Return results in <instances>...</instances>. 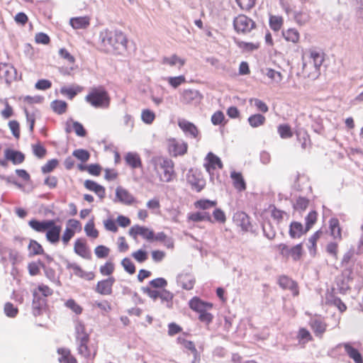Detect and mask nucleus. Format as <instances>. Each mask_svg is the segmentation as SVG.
<instances>
[{
  "label": "nucleus",
  "instance_id": "obj_1",
  "mask_svg": "<svg viewBox=\"0 0 363 363\" xmlns=\"http://www.w3.org/2000/svg\"><path fill=\"white\" fill-rule=\"evenodd\" d=\"M127 42L125 35L120 30L106 29L99 34L100 50L106 53L123 52L127 48Z\"/></svg>",
  "mask_w": 363,
  "mask_h": 363
},
{
  "label": "nucleus",
  "instance_id": "obj_2",
  "mask_svg": "<svg viewBox=\"0 0 363 363\" xmlns=\"http://www.w3.org/2000/svg\"><path fill=\"white\" fill-rule=\"evenodd\" d=\"M151 163L155 171L159 174L161 182L168 183L173 180L176 174L172 160L162 156H154L151 159Z\"/></svg>",
  "mask_w": 363,
  "mask_h": 363
},
{
  "label": "nucleus",
  "instance_id": "obj_3",
  "mask_svg": "<svg viewBox=\"0 0 363 363\" xmlns=\"http://www.w3.org/2000/svg\"><path fill=\"white\" fill-rule=\"evenodd\" d=\"M85 101L96 108H108L111 103L108 93L103 86L92 88L85 96Z\"/></svg>",
  "mask_w": 363,
  "mask_h": 363
},
{
  "label": "nucleus",
  "instance_id": "obj_4",
  "mask_svg": "<svg viewBox=\"0 0 363 363\" xmlns=\"http://www.w3.org/2000/svg\"><path fill=\"white\" fill-rule=\"evenodd\" d=\"M141 290L153 301L160 298L161 302L164 303L167 308H172L174 294L172 292L164 289L162 290L153 289L149 286H143Z\"/></svg>",
  "mask_w": 363,
  "mask_h": 363
},
{
  "label": "nucleus",
  "instance_id": "obj_5",
  "mask_svg": "<svg viewBox=\"0 0 363 363\" xmlns=\"http://www.w3.org/2000/svg\"><path fill=\"white\" fill-rule=\"evenodd\" d=\"M89 335L86 332L76 335L78 353L86 359H94L96 354L95 347H89Z\"/></svg>",
  "mask_w": 363,
  "mask_h": 363
},
{
  "label": "nucleus",
  "instance_id": "obj_6",
  "mask_svg": "<svg viewBox=\"0 0 363 363\" xmlns=\"http://www.w3.org/2000/svg\"><path fill=\"white\" fill-rule=\"evenodd\" d=\"M233 27L238 33H247L255 28V23L245 15H239L233 20Z\"/></svg>",
  "mask_w": 363,
  "mask_h": 363
},
{
  "label": "nucleus",
  "instance_id": "obj_7",
  "mask_svg": "<svg viewBox=\"0 0 363 363\" xmlns=\"http://www.w3.org/2000/svg\"><path fill=\"white\" fill-rule=\"evenodd\" d=\"M169 153L173 157L182 156L186 153L188 145L182 140L172 138L167 140Z\"/></svg>",
  "mask_w": 363,
  "mask_h": 363
},
{
  "label": "nucleus",
  "instance_id": "obj_8",
  "mask_svg": "<svg viewBox=\"0 0 363 363\" xmlns=\"http://www.w3.org/2000/svg\"><path fill=\"white\" fill-rule=\"evenodd\" d=\"M178 126L186 137H190L197 140H200V132L193 123L184 118H179Z\"/></svg>",
  "mask_w": 363,
  "mask_h": 363
},
{
  "label": "nucleus",
  "instance_id": "obj_9",
  "mask_svg": "<svg viewBox=\"0 0 363 363\" xmlns=\"http://www.w3.org/2000/svg\"><path fill=\"white\" fill-rule=\"evenodd\" d=\"M233 219V222L240 226L242 230L245 232L251 230L252 225L250 222V218L246 213L237 211L234 213Z\"/></svg>",
  "mask_w": 363,
  "mask_h": 363
},
{
  "label": "nucleus",
  "instance_id": "obj_10",
  "mask_svg": "<svg viewBox=\"0 0 363 363\" xmlns=\"http://www.w3.org/2000/svg\"><path fill=\"white\" fill-rule=\"evenodd\" d=\"M129 235L134 239H135L138 235H140L144 239L150 242L152 241V238H154V232L152 230H150L147 227L138 225H135L130 228L129 230Z\"/></svg>",
  "mask_w": 363,
  "mask_h": 363
},
{
  "label": "nucleus",
  "instance_id": "obj_11",
  "mask_svg": "<svg viewBox=\"0 0 363 363\" xmlns=\"http://www.w3.org/2000/svg\"><path fill=\"white\" fill-rule=\"evenodd\" d=\"M52 225H50L49 228L45 230V237L49 242L55 245L60 241L62 228L60 225H56L53 220H52Z\"/></svg>",
  "mask_w": 363,
  "mask_h": 363
},
{
  "label": "nucleus",
  "instance_id": "obj_12",
  "mask_svg": "<svg viewBox=\"0 0 363 363\" xmlns=\"http://www.w3.org/2000/svg\"><path fill=\"white\" fill-rule=\"evenodd\" d=\"M340 347H343L345 348L346 354L354 362V363H363L362 354L357 349L352 347L350 342L340 343L336 346L337 348Z\"/></svg>",
  "mask_w": 363,
  "mask_h": 363
},
{
  "label": "nucleus",
  "instance_id": "obj_13",
  "mask_svg": "<svg viewBox=\"0 0 363 363\" xmlns=\"http://www.w3.org/2000/svg\"><path fill=\"white\" fill-rule=\"evenodd\" d=\"M114 201H119L125 205H131L135 201V197L125 189L118 186L116 189V199Z\"/></svg>",
  "mask_w": 363,
  "mask_h": 363
},
{
  "label": "nucleus",
  "instance_id": "obj_14",
  "mask_svg": "<svg viewBox=\"0 0 363 363\" xmlns=\"http://www.w3.org/2000/svg\"><path fill=\"white\" fill-rule=\"evenodd\" d=\"M115 281L113 277L99 281L96 286L95 291L101 295H111Z\"/></svg>",
  "mask_w": 363,
  "mask_h": 363
},
{
  "label": "nucleus",
  "instance_id": "obj_15",
  "mask_svg": "<svg viewBox=\"0 0 363 363\" xmlns=\"http://www.w3.org/2000/svg\"><path fill=\"white\" fill-rule=\"evenodd\" d=\"M201 99V96L198 90L187 89H184L181 93L180 101L183 104H189L194 102H198Z\"/></svg>",
  "mask_w": 363,
  "mask_h": 363
},
{
  "label": "nucleus",
  "instance_id": "obj_16",
  "mask_svg": "<svg viewBox=\"0 0 363 363\" xmlns=\"http://www.w3.org/2000/svg\"><path fill=\"white\" fill-rule=\"evenodd\" d=\"M278 284L283 289L290 290L294 296L298 295V285L296 281L287 276L282 275L279 277Z\"/></svg>",
  "mask_w": 363,
  "mask_h": 363
},
{
  "label": "nucleus",
  "instance_id": "obj_17",
  "mask_svg": "<svg viewBox=\"0 0 363 363\" xmlns=\"http://www.w3.org/2000/svg\"><path fill=\"white\" fill-rule=\"evenodd\" d=\"M4 157L6 160L11 161L15 165L20 164L25 160V155L23 152L11 148H6L4 150Z\"/></svg>",
  "mask_w": 363,
  "mask_h": 363
},
{
  "label": "nucleus",
  "instance_id": "obj_18",
  "mask_svg": "<svg viewBox=\"0 0 363 363\" xmlns=\"http://www.w3.org/2000/svg\"><path fill=\"white\" fill-rule=\"evenodd\" d=\"M74 252L79 256L86 259L91 258V251L87 247L85 241L82 239L76 240L74 246Z\"/></svg>",
  "mask_w": 363,
  "mask_h": 363
},
{
  "label": "nucleus",
  "instance_id": "obj_19",
  "mask_svg": "<svg viewBox=\"0 0 363 363\" xmlns=\"http://www.w3.org/2000/svg\"><path fill=\"white\" fill-rule=\"evenodd\" d=\"M178 285L181 286L185 290H191L194 288L195 279L194 276L189 273H182L177 277Z\"/></svg>",
  "mask_w": 363,
  "mask_h": 363
},
{
  "label": "nucleus",
  "instance_id": "obj_20",
  "mask_svg": "<svg viewBox=\"0 0 363 363\" xmlns=\"http://www.w3.org/2000/svg\"><path fill=\"white\" fill-rule=\"evenodd\" d=\"M33 313L35 316L41 314L42 311L46 305V299L39 295L38 293L34 291L33 294Z\"/></svg>",
  "mask_w": 363,
  "mask_h": 363
},
{
  "label": "nucleus",
  "instance_id": "obj_21",
  "mask_svg": "<svg viewBox=\"0 0 363 363\" xmlns=\"http://www.w3.org/2000/svg\"><path fill=\"white\" fill-rule=\"evenodd\" d=\"M84 186L89 191H94L100 199H104L106 196L105 188L94 181L87 179L84 182Z\"/></svg>",
  "mask_w": 363,
  "mask_h": 363
},
{
  "label": "nucleus",
  "instance_id": "obj_22",
  "mask_svg": "<svg viewBox=\"0 0 363 363\" xmlns=\"http://www.w3.org/2000/svg\"><path fill=\"white\" fill-rule=\"evenodd\" d=\"M189 306L191 309L199 313V311L204 310V308H212L213 303L210 302H206L202 301L197 296L193 297L189 302Z\"/></svg>",
  "mask_w": 363,
  "mask_h": 363
},
{
  "label": "nucleus",
  "instance_id": "obj_23",
  "mask_svg": "<svg viewBox=\"0 0 363 363\" xmlns=\"http://www.w3.org/2000/svg\"><path fill=\"white\" fill-rule=\"evenodd\" d=\"M125 162L132 169L142 167V161L140 155L137 152H128L124 157Z\"/></svg>",
  "mask_w": 363,
  "mask_h": 363
},
{
  "label": "nucleus",
  "instance_id": "obj_24",
  "mask_svg": "<svg viewBox=\"0 0 363 363\" xmlns=\"http://www.w3.org/2000/svg\"><path fill=\"white\" fill-rule=\"evenodd\" d=\"M323 55L320 52H318L315 50H312L310 52L309 64L308 65L303 64V69L307 68L308 66L313 65L315 70L316 72H318L320 69V67H321V65L323 64Z\"/></svg>",
  "mask_w": 363,
  "mask_h": 363
},
{
  "label": "nucleus",
  "instance_id": "obj_25",
  "mask_svg": "<svg viewBox=\"0 0 363 363\" xmlns=\"http://www.w3.org/2000/svg\"><path fill=\"white\" fill-rule=\"evenodd\" d=\"M28 225L33 230L38 233H45L50 225L52 224V220H38L32 219L28 222Z\"/></svg>",
  "mask_w": 363,
  "mask_h": 363
},
{
  "label": "nucleus",
  "instance_id": "obj_26",
  "mask_svg": "<svg viewBox=\"0 0 363 363\" xmlns=\"http://www.w3.org/2000/svg\"><path fill=\"white\" fill-rule=\"evenodd\" d=\"M67 268L73 269L74 274L80 278H83L89 281L92 280L94 278V274L93 272L84 271L76 263H69L67 264Z\"/></svg>",
  "mask_w": 363,
  "mask_h": 363
},
{
  "label": "nucleus",
  "instance_id": "obj_27",
  "mask_svg": "<svg viewBox=\"0 0 363 363\" xmlns=\"http://www.w3.org/2000/svg\"><path fill=\"white\" fill-rule=\"evenodd\" d=\"M329 228L330 235L335 240H340L342 239V230L340 227V223L337 218H331L329 220Z\"/></svg>",
  "mask_w": 363,
  "mask_h": 363
},
{
  "label": "nucleus",
  "instance_id": "obj_28",
  "mask_svg": "<svg viewBox=\"0 0 363 363\" xmlns=\"http://www.w3.org/2000/svg\"><path fill=\"white\" fill-rule=\"evenodd\" d=\"M4 75L2 77L4 78L6 83L9 85L11 83L17 79V70L16 69L11 65H8L6 64L3 65Z\"/></svg>",
  "mask_w": 363,
  "mask_h": 363
},
{
  "label": "nucleus",
  "instance_id": "obj_29",
  "mask_svg": "<svg viewBox=\"0 0 363 363\" xmlns=\"http://www.w3.org/2000/svg\"><path fill=\"white\" fill-rule=\"evenodd\" d=\"M162 63L170 67H174L178 65V68L180 69L184 65L185 60L180 58L174 54L169 57H164Z\"/></svg>",
  "mask_w": 363,
  "mask_h": 363
},
{
  "label": "nucleus",
  "instance_id": "obj_30",
  "mask_svg": "<svg viewBox=\"0 0 363 363\" xmlns=\"http://www.w3.org/2000/svg\"><path fill=\"white\" fill-rule=\"evenodd\" d=\"M303 225L296 221L291 222L289 225V235L291 238H298L305 233Z\"/></svg>",
  "mask_w": 363,
  "mask_h": 363
},
{
  "label": "nucleus",
  "instance_id": "obj_31",
  "mask_svg": "<svg viewBox=\"0 0 363 363\" xmlns=\"http://www.w3.org/2000/svg\"><path fill=\"white\" fill-rule=\"evenodd\" d=\"M187 181L191 185L192 188L196 189L198 192L201 191L205 186L203 180L196 177L194 174H191V172L187 174Z\"/></svg>",
  "mask_w": 363,
  "mask_h": 363
},
{
  "label": "nucleus",
  "instance_id": "obj_32",
  "mask_svg": "<svg viewBox=\"0 0 363 363\" xmlns=\"http://www.w3.org/2000/svg\"><path fill=\"white\" fill-rule=\"evenodd\" d=\"M57 352L60 355V363H77V359L71 354L69 350L66 348H59Z\"/></svg>",
  "mask_w": 363,
  "mask_h": 363
},
{
  "label": "nucleus",
  "instance_id": "obj_33",
  "mask_svg": "<svg viewBox=\"0 0 363 363\" xmlns=\"http://www.w3.org/2000/svg\"><path fill=\"white\" fill-rule=\"evenodd\" d=\"M230 177L233 181L234 187L240 191H244L246 189L245 182L240 172H232Z\"/></svg>",
  "mask_w": 363,
  "mask_h": 363
},
{
  "label": "nucleus",
  "instance_id": "obj_34",
  "mask_svg": "<svg viewBox=\"0 0 363 363\" xmlns=\"http://www.w3.org/2000/svg\"><path fill=\"white\" fill-rule=\"evenodd\" d=\"M70 25L74 29L85 28L89 25V18L87 16L72 18Z\"/></svg>",
  "mask_w": 363,
  "mask_h": 363
},
{
  "label": "nucleus",
  "instance_id": "obj_35",
  "mask_svg": "<svg viewBox=\"0 0 363 363\" xmlns=\"http://www.w3.org/2000/svg\"><path fill=\"white\" fill-rule=\"evenodd\" d=\"M206 159L208 162V164L206 167L208 172H210L211 169H214L216 166L219 169L223 168V163L220 159L213 153L208 152Z\"/></svg>",
  "mask_w": 363,
  "mask_h": 363
},
{
  "label": "nucleus",
  "instance_id": "obj_36",
  "mask_svg": "<svg viewBox=\"0 0 363 363\" xmlns=\"http://www.w3.org/2000/svg\"><path fill=\"white\" fill-rule=\"evenodd\" d=\"M188 218L194 222L208 221L212 223V218L208 212H195L189 215Z\"/></svg>",
  "mask_w": 363,
  "mask_h": 363
},
{
  "label": "nucleus",
  "instance_id": "obj_37",
  "mask_svg": "<svg viewBox=\"0 0 363 363\" xmlns=\"http://www.w3.org/2000/svg\"><path fill=\"white\" fill-rule=\"evenodd\" d=\"M282 34L286 41L296 43L299 40V33L295 28H289L286 30H283Z\"/></svg>",
  "mask_w": 363,
  "mask_h": 363
},
{
  "label": "nucleus",
  "instance_id": "obj_38",
  "mask_svg": "<svg viewBox=\"0 0 363 363\" xmlns=\"http://www.w3.org/2000/svg\"><path fill=\"white\" fill-rule=\"evenodd\" d=\"M82 91V87L76 86L75 87L70 86H62L60 88V93L66 96L69 99H73L76 95Z\"/></svg>",
  "mask_w": 363,
  "mask_h": 363
},
{
  "label": "nucleus",
  "instance_id": "obj_39",
  "mask_svg": "<svg viewBox=\"0 0 363 363\" xmlns=\"http://www.w3.org/2000/svg\"><path fill=\"white\" fill-rule=\"evenodd\" d=\"M247 121L251 127L257 128L264 124L266 118L260 113H256L250 116Z\"/></svg>",
  "mask_w": 363,
  "mask_h": 363
},
{
  "label": "nucleus",
  "instance_id": "obj_40",
  "mask_svg": "<svg viewBox=\"0 0 363 363\" xmlns=\"http://www.w3.org/2000/svg\"><path fill=\"white\" fill-rule=\"evenodd\" d=\"M50 107L55 113L61 115L67 111V104L65 101L55 100L51 102Z\"/></svg>",
  "mask_w": 363,
  "mask_h": 363
},
{
  "label": "nucleus",
  "instance_id": "obj_41",
  "mask_svg": "<svg viewBox=\"0 0 363 363\" xmlns=\"http://www.w3.org/2000/svg\"><path fill=\"white\" fill-rule=\"evenodd\" d=\"M311 328L318 337H321L326 330V325L319 320H314L311 323Z\"/></svg>",
  "mask_w": 363,
  "mask_h": 363
},
{
  "label": "nucleus",
  "instance_id": "obj_42",
  "mask_svg": "<svg viewBox=\"0 0 363 363\" xmlns=\"http://www.w3.org/2000/svg\"><path fill=\"white\" fill-rule=\"evenodd\" d=\"M29 256L44 255V250L40 244L34 240H31L28 245Z\"/></svg>",
  "mask_w": 363,
  "mask_h": 363
},
{
  "label": "nucleus",
  "instance_id": "obj_43",
  "mask_svg": "<svg viewBox=\"0 0 363 363\" xmlns=\"http://www.w3.org/2000/svg\"><path fill=\"white\" fill-rule=\"evenodd\" d=\"M262 231L264 235L269 240H273L276 236V231L271 222H264L262 224Z\"/></svg>",
  "mask_w": 363,
  "mask_h": 363
},
{
  "label": "nucleus",
  "instance_id": "obj_44",
  "mask_svg": "<svg viewBox=\"0 0 363 363\" xmlns=\"http://www.w3.org/2000/svg\"><path fill=\"white\" fill-rule=\"evenodd\" d=\"M294 18L295 21L300 26L305 25L310 20V15L307 12L294 11Z\"/></svg>",
  "mask_w": 363,
  "mask_h": 363
},
{
  "label": "nucleus",
  "instance_id": "obj_45",
  "mask_svg": "<svg viewBox=\"0 0 363 363\" xmlns=\"http://www.w3.org/2000/svg\"><path fill=\"white\" fill-rule=\"evenodd\" d=\"M284 20L282 17L279 16H270L269 17V26L274 31H278L281 29L283 25Z\"/></svg>",
  "mask_w": 363,
  "mask_h": 363
},
{
  "label": "nucleus",
  "instance_id": "obj_46",
  "mask_svg": "<svg viewBox=\"0 0 363 363\" xmlns=\"http://www.w3.org/2000/svg\"><path fill=\"white\" fill-rule=\"evenodd\" d=\"M217 205L216 201H211L209 199H201L195 202L194 206L196 208L202 210L209 209L215 207Z\"/></svg>",
  "mask_w": 363,
  "mask_h": 363
},
{
  "label": "nucleus",
  "instance_id": "obj_47",
  "mask_svg": "<svg viewBox=\"0 0 363 363\" xmlns=\"http://www.w3.org/2000/svg\"><path fill=\"white\" fill-rule=\"evenodd\" d=\"M84 231L88 237L96 238L99 236V232L95 228L93 219L90 220L84 226Z\"/></svg>",
  "mask_w": 363,
  "mask_h": 363
},
{
  "label": "nucleus",
  "instance_id": "obj_48",
  "mask_svg": "<svg viewBox=\"0 0 363 363\" xmlns=\"http://www.w3.org/2000/svg\"><path fill=\"white\" fill-rule=\"evenodd\" d=\"M72 155L82 162H86L90 158V153L84 149H77L72 152Z\"/></svg>",
  "mask_w": 363,
  "mask_h": 363
},
{
  "label": "nucleus",
  "instance_id": "obj_49",
  "mask_svg": "<svg viewBox=\"0 0 363 363\" xmlns=\"http://www.w3.org/2000/svg\"><path fill=\"white\" fill-rule=\"evenodd\" d=\"M318 213L315 211H311L309 212V213L307 215V216L305 218L306 220V228H305V232L308 231L312 226L315 223L317 220Z\"/></svg>",
  "mask_w": 363,
  "mask_h": 363
},
{
  "label": "nucleus",
  "instance_id": "obj_50",
  "mask_svg": "<svg viewBox=\"0 0 363 363\" xmlns=\"http://www.w3.org/2000/svg\"><path fill=\"white\" fill-rule=\"evenodd\" d=\"M184 347L187 350H190L194 355L192 363H199L200 361V355L195 347L194 343L192 341H186L184 342Z\"/></svg>",
  "mask_w": 363,
  "mask_h": 363
},
{
  "label": "nucleus",
  "instance_id": "obj_51",
  "mask_svg": "<svg viewBox=\"0 0 363 363\" xmlns=\"http://www.w3.org/2000/svg\"><path fill=\"white\" fill-rule=\"evenodd\" d=\"M168 84L174 89H177L181 84L186 82V78L184 75H179L177 77H169L167 78Z\"/></svg>",
  "mask_w": 363,
  "mask_h": 363
},
{
  "label": "nucleus",
  "instance_id": "obj_52",
  "mask_svg": "<svg viewBox=\"0 0 363 363\" xmlns=\"http://www.w3.org/2000/svg\"><path fill=\"white\" fill-rule=\"evenodd\" d=\"M155 118V114L150 109H144L141 113V119L146 124H151Z\"/></svg>",
  "mask_w": 363,
  "mask_h": 363
},
{
  "label": "nucleus",
  "instance_id": "obj_53",
  "mask_svg": "<svg viewBox=\"0 0 363 363\" xmlns=\"http://www.w3.org/2000/svg\"><path fill=\"white\" fill-rule=\"evenodd\" d=\"M278 133L281 138H289L292 136V133L289 125L286 124L279 125L278 126Z\"/></svg>",
  "mask_w": 363,
  "mask_h": 363
},
{
  "label": "nucleus",
  "instance_id": "obj_54",
  "mask_svg": "<svg viewBox=\"0 0 363 363\" xmlns=\"http://www.w3.org/2000/svg\"><path fill=\"white\" fill-rule=\"evenodd\" d=\"M58 164V160L57 159H52L48 160L45 164L41 167V171L43 174L50 173L53 171Z\"/></svg>",
  "mask_w": 363,
  "mask_h": 363
},
{
  "label": "nucleus",
  "instance_id": "obj_55",
  "mask_svg": "<svg viewBox=\"0 0 363 363\" xmlns=\"http://www.w3.org/2000/svg\"><path fill=\"white\" fill-rule=\"evenodd\" d=\"M309 204V200L305 197L299 196L294 207L297 211H305Z\"/></svg>",
  "mask_w": 363,
  "mask_h": 363
},
{
  "label": "nucleus",
  "instance_id": "obj_56",
  "mask_svg": "<svg viewBox=\"0 0 363 363\" xmlns=\"http://www.w3.org/2000/svg\"><path fill=\"white\" fill-rule=\"evenodd\" d=\"M121 265L125 271L130 274H133L135 272V267L130 258L125 257L121 261Z\"/></svg>",
  "mask_w": 363,
  "mask_h": 363
},
{
  "label": "nucleus",
  "instance_id": "obj_57",
  "mask_svg": "<svg viewBox=\"0 0 363 363\" xmlns=\"http://www.w3.org/2000/svg\"><path fill=\"white\" fill-rule=\"evenodd\" d=\"M18 310L16 307H14V306L10 303L7 302L4 305V313L6 315V316L10 318H14L18 314Z\"/></svg>",
  "mask_w": 363,
  "mask_h": 363
},
{
  "label": "nucleus",
  "instance_id": "obj_58",
  "mask_svg": "<svg viewBox=\"0 0 363 363\" xmlns=\"http://www.w3.org/2000/svg\"><path fill=\"white\" fill-rule=\"evenodd\" d=\"M132 257L139 263H143L147 259V252L140 249L132 253Z\"/></svg>",
  "mask_w": 363,
  "mask_h": 363
},
{
  "label": "nucleus",
  "instance_id": "obj_59",
  "mask_svg": "<svg viewBox=\"0 0 363 363\" xmlns=\"http://www.w3.org/2000/svg\"><path fill=\"white\" fill-rule=\"evenodd\" d=\"M302 254V244H298L293 247L290 248L289 256H291L294 260H298Z\"/></svg>",
  "mask_w": 363,
  "mask_h": 363
},
{
  "label": "nucleus",
  "instance_id": "obj_60",
  "mask_svg": "<svg viewBox=\"0 0 363 363\" xmlns=\"http://www.w3.org/2000/svg\"><path fill=\"white\" fill-rule=\"evenodd\" d=\"M250 104L254 102V106L257 108V109L262 113H267L269 111V108L267 105L259 99H250Z\"/></svg>",
  "mask_w": 363,
  "mask_h": 363
},
{
  "label": "nucleus",
  "instance_id": "obj_61",
  "mask_svg": "<svg viewBox=\"0 0 363 363\" xmlns=\"http://www.w3.org/2000/svg\"><path fill=\"white\" fill-rule=\"evenodd\" d=\"M109 248L104 245H99L94 249V253L98 258H105L109 254Z\"/></svg>",
  "mask_w": 363,
  "mask_h": 363
},
{
  "label": "nucleus",
  "instance_id": "obj_62",
  "mask_svg": "<svg viewBox=\"0 0 363 363\" xmlns=\"http://www.w3.org/2000/svg\"><path fill=\"white\" fill-rule=\"evenodd\" d=\"M65 306L77 315L82 312V308L74 299H68L65 303Z\"/></svg>",
  "mask_w": 363,
  "mask_h": 363
},
{
  "label": "nucleus",
  "instance_id": "obj_63",
  "mask_svg": "<svg viewBox=\"0 0 363 363\" xmlns=\"http://www.w3.org/2000/svg\"><path fill=\"white\" fill-rule=\"evenodd\" d=\"M33 152L38 158H43L46 155V149L40 143L33 145Z\"/></svg>",
  "mask_w": 363,
  "mask_h": 363
},
{
  "label": "nucleus",
  "instance_id": "obj_64",
  "mask_svg": "<svg viewBox=\"0 0 363 363\" xmlns=\"http://www.w3.org/2000/svg\"><path fill=\"white\" fill-rule=\"evenodd\" d=\"M150 285L155 289L164 288L167 285V281L165 279L159 277L154 279L150 281Z\"/></svg>",
  "mask_w": 363,
  "mask_h": 363
}]
</instances>
